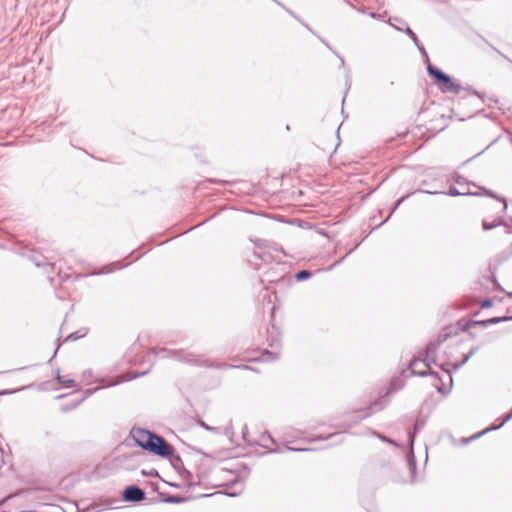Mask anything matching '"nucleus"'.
I'll return each instance as SVG.
<instances>
[{
	"mask_svg": "<svg viewBox=\"0 0 512 512\" xmlns=\"http://www.w3.org/2000/svg\"><path fill=\"white\" fill-rule=\"evenodd\" d=\"M131 436L138 446L156 455L167 457L173 452L172 447L163 438L142 428H133Z\"/></svg>",
	"mask_w": 512,
	"mask_h": 512,
	"instance_id": "f257e3e1",
	"label": "nucleus"
},
{
	"mask_svg": "<svg viewBox=\"0 0 512 512\" xmlns=\"http://www.w3.org/2000/svg\"><path fill=\"white\" fill-rule=\"evenodd\" d=\"M428 73L435 79V84L443 93L459 94L462 87L459 83L453 81L448 75L443 73L438 68L429 65L427 67Z\"/></svg>",
	"mask_w": 512,
	"mask_h": 512,
	"instance_id": "f03ea898",
	"label": "nucleus"
},
{
	"mask_svg": "<svg viewBox=\"0 0 512 512\" xmlns=\"http://www.w3.org/2000/svg\"><path fill=\"white\" fill-rule=\"evenodd\" d=\"M123 497L126 501L137 502L145 498V493L140 488L131 486L125 489Z\"/></svg>",
	"mask_w": 512,
	"mask_h": 512,
	"instance_id": "7ed1b4c3",
	"label": "nucleus"
},
{
	"mask_svg": "<svg viewBox=\"0 0 512 512\" xmlns=\"http://www.w3.org/2000/svg\"><path fill=\"white\" fill-rule=\"evenodd\" d=\"M57 379L64 388H72L76 386L75 380L70 375L58 373Z\"/></svg>",
	"mask_w": 512,
	"mask_h": 512,
	"instance_id": "20e7f679",
	"label": "nucleus"
},
{
	"mask_svg": "<svg viewBox=\"0 0 512 512\" xmlns=\"http://www.w3.org/2000/svg\"><path fill=\"white\" fill-rule=\"evenodd\" d=\"M445 378L447 380V383L444 384V387H440L437 384H434V386L437 388V390L441 393H444L446 389L452 384V377L448 372H445Z\"/></svg>",
	"mask_w": 512,
	"mask_h": 512,
	"instance_id": "39448f33",
	"label": "nucleus"
},
{
	"mask_svg": "<svg viewBox=\"0 0 512 512\" xmlns=\"http://www.w3.org/2000/svg\"><path fill=\"white\" fill-rule=\"evenodd\" d=\"M310 276V273L306 270H302L300 272H298L297 274V279L298 280H303V279H306Z\"/></svg>",
	"mask_w": 512,
	"mask_h": 512,
	"instance_id": "423d86ee",
	"label": "nucleus"
},
{
	"mask_svg": "<svg viewBox=\"0 0 512 512\" xmlns=\"http://www.w3.org/2000/svg\"><path fill=\"white\" fill-rule=\"evenodd\" d=\"M497 224H488L486 221L483 222V228L485 230H488V229H491L493 227H495Z\"/></svg>",
	"mask_w": 512,
	"mask_h": 512,
	"instance_id": "0eeeda50",
	"label": "nucleus"
},
{
	"mask_svg": "<svg viewBox=\"0 0 512 512\" xmlns=\"http://www.w3.org/2000/svg\"><path fill=\"white\" fill-rule=\"evenodd\" d=\"M491 305H492V302L490 300H485L481 303L482 308H487V307H490Z\"/></svg>",
	"mask_w": 512,
	"mask_h": 512,
	"instance_id": "6e6552de",
	"label": "nucleus"
},
{
	"mask_svg": "<svg viewBox=\"0 0 512 512\" xmlns=\"http://www.w3.org/2000/svg\"><path fill=\"white\" fill-rule=\"evenodd\" d=\"M136 376H137V375H135V374H133V375H130V374H129V375H127V377H126V380H131V379L135 378Z\"/></svg>",
	"mask_w": 512,
	"mask_h": 512,
	"instance_id": "1a4fd4ad",
	"label": "nucleus"
},
{
	"mask_svg": "<svg viewBox=\"0 0 512 512\" xmlns=\"http://www.w3.org/2000/svg\"><path fill=\"white\" fill-rule=\"evenodd\" d=\"M498 321H499L498 319H491V320H489V322H491V323H496Z\"/></svg>",
	"mask_w": 512,
	"mask_h": 512,
	"instance_id": "9d476101",
	"label": "nucleus"
}]
</instances>
